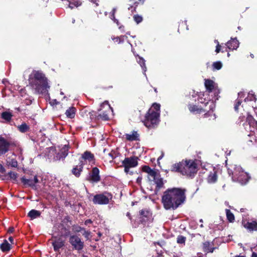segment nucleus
I'll list each match as a JSON object with an SVG mask.
<instances>
[{"label":"nucleus","mask_w":257,"mask_h":257,"mask_svg":"<svg viewBox=\"0 0 257 257\" xmlns=\"http://www.w3.org/2000/svg\"><path fill=\"white\" fill-rule=\"evenodd\" d=\"M185 188L173 187L167 189L162 197V203L166 210H176L183 204L186 199Z\"/></svg>","instance_id":"f257e3e1"},{"label":"nucleus","mask_w":257,"mask_h":257,"mask_svg":"<svg viewBox=\"0 0 257 257\" xmlns=\"http://www.w3.org/2000/svg\"><path fill=\"white\" fill-rule=\"evenodd\" d=\"M170 170L173 172L179 173L183 176L193 178L198 172L196 160L183 159L179 163L173 164Z\"/></svg>","instance_id":"f03ea898"},{"label":"nucleus","mask_w":257,"mask_h":257,"mask_svg":"<svg viewBox=\"0 0 257 257\" xmlns=\"http://www.w3.org/2000/svg\"><path fill=\"white\" fill-rule=\"evenodd\" d=\"M160 104L154 103L146 114L143 123L147 127H157L160 122Z\"/></svg>","instance_id":"7ed1b4c3"},{"label":"nucleus","mask_w":257,"mask_h":257,"mask_svg":"<svg viewBox=\"0 0 257 257\" xmlns=\"http://www.w3.org/2000/svg\"><path fill=\"white\" fill-rule=\"evenodd\" d=\"M36 91L40 94L48 93L49 86L47 79L41 71H33V87Z\"/></svg>","instance_id":"20e7f679"},{"label":"nucleus","mask_w":257,"mask_h":257,"mask_svg":"<svg viewBox=\"0 0 257 257\" xmlns=\"http://www.w3.org/2000/svg\"><path fill=\"white\" fill-rule=\"evenodd\" d=\"M207 105H209V109L203 108L202 107H198L196 105L189 104L188 105V108L190 111L194 114H201L205 113L204 114V117H210V119H215L216 118V115L213 113V109L215 108V105L213 101H208L205 103V106Z\"/></svg>","instance_id":"39448f33"},{"label":"nucleus","mask_w":257,"mask_h":257,"mask_svg":"<svg viewBox=\"0 0 257 257\" xmlns=\"http://www.w3.org/2000/svg\"><path fill=\"white\" fill-rule=\"evenodd\" d=\"M232 178L241 185L246 184L250 179L248 174L244 172L240 166H235L232 172Z\"/></svg>","instance_id":"423d86ee"},{"label":"nucleus","mask_w":257,"mask_h":257,"mask_svg":"<svg viewBox=\"0 0 257 257\" xmlns=\"http://www.w3.org/2000/svg\"><path fill=\"white\" fill-rule=\"evenodd\" d=\"M99 111L100 112L97 116L98 119L107 120L113 115L112 108L107 101H105L101 104Z\"/></svg>","instance_id":"0eeeda50"},{"label":"nucleus","mask_w":257,"mask_h":257,"mask_svg":"<svg viewBox=\"0 0 257 257\" xmlns=\"http://www.w3.org/2000/svg\"><path fill=\"white\" fill-rule=\"evenodd\" d=\"M111 198V194L107 191H104L102 193L97 194L93 196L92 202L94 204L106 205L109 203V200Z\"/></svg>","instance_id":"6e6552de"},{"label":"nucleus","mask_w":257,"mask_h":257,"mask_svg":"<svg viewBox=\"0 0 257 257\" xmlns=\"http://www.w3.org/2000/svg\"><path fill=\"white\" fill-rule=\"evenodd\" d=\"M138 157L136 156L125 158L122 161V166L124 167V172L126 174H133V172H130V169L138 166Z\"/></svg>","instance_id":"1a4fd4ad"},{"label":"nucleus","mask_w":257,"mask_h":257,"mask_svg":"<svg viewBox=\"0 0 257 257\" xmlns=\"http://www.w3.org/2000/svg\"><path fill=\"white\" fill-rule=\"evenodd\" d=\"M44 142L41 141V143L38 144L39 149L40 150V153L38 156H43L47 157L48 159H51L56 155V149L55 147L51 146L45 148L43 145Z\"/></svg>","instance_id":"9d476101"},{"label":"nucleus","mask_w":257,"mask_h":257,"mask_svg":"<svg viewBox=\"0 0 257 257\" xmlns=\"http://www.w3.org/2000/svg\"><path fill=\"white\" fill-rule=\"evenodd\" d=\"M69 242L72 245L73 249L79 251L84 248V242L77 235H71L69 239Z\"/></svg>","instance_id":"9b49d317"},{"label":"nucleus","mask_w":257,"mask_h":257,"mask_svg":"<svg viewBox=\"0 0 257 257\" xmlns=\"http://www.w3.org/2000/svg\"><path fill=\"white\" fill-rule=\"evenodd\" d=\"M45 182L41 174H36L33 178V189L39 192L44 187Z\"/></svg>","instance_id":"f8f14e48"},{"label":"nucleus","mask_w":257,"mask_h":257,"mask_svg":"<svg viewBox=\"0 0 257 257\" xmlns=\"http://www.w3.org/2000/svg\"><path fill=\"white\" fill-rule=\"evenodd\" d=\"M205 86L206 89L208 90L209 92L213 91L214 96L216 97L215 99H218V97L217 96L219 93V91L215 83L210 79H206L205 81Z\"/></svg>","instance_id":"ddd939ff"},{"label":"nucleus","mask_w":257,"mask_h":257,"mask_svg":"<svg viewBox=\"0 0 257 257\" xmlns=\"http://www.w3.org/2000/svg\"><path fill=\"white\" fill-rule=\"evenodd\" d=\"M69 146L68 145H64L58 153L56 152V155L54 157L55 161H59L61 159L64 160L68 154Z\"/></svg>","instance_id":"4468645a"},{"label":"nucleus","mask_w":257,"mask_h":257,"mask_svg":"<svg viewBox=\"0 0 257 257\" xmlns=\"http://www.w3.org/2000/svg\"><path fill=\"white\" fill-rule=\"evenodd\" d=\"M101 180V177L99 175V170L95 167H93L90 173L89 178L88 179L89 181L94 183H97Z\"/></svg>","instance_id":"2eb2a0df"},{"label":"nucleus","mask_w":257,"mask_h":257,"mask_svg":"<svg viewBox=\"0 0 257 257\" xmlns=\"http://www.w3.org/2000/svg\"><path fill=\"white\" fill-rule=\"evenodd\" d=\"M10 143L2 136H0V155L7 153L10 148Z\"/></svg>","instance_id":"dca6fc26"},{"label":"nucleus","mask_w":257,"mask_h":257,"mask_svg":"<svg viewBox=\"0 0 257 257\" xmlns=\"http://www.w3.org/2000/svg\"><path fill=\"white\" fill-rule=\"evenodd\" d=\"M140 217V222L142 223H145L148 221L152 217V213L151 211L148 209H144L139 211Z\"/></svg>","instance_id":"f3484780"},{"label":"nucleus","mask_w":257,"mask_h":257,"mask_svg":"<svg viewBox=\"0 0 257 257\" xmlns=\"http://www.w3.org/2000/svg\"><path fill=\"white\" fill-rule=\"evenodd\" d=\"M242 225L247 229L249 231H257V221H252L249 222L246 220H242Z\"/></svg>","instance_id":"a211bd4d"},{"label":"nucleus","mask_w":257,"mask_h":257,"mask_svg":"<svg viewBox=\"0 0 257 257\" xmlns=\"http://www.w3.org/2000/svg\"><path fill=\"white\" fill-rule=\"evenodd\" d=\"M84 164L82 161H80L77 165L75 166L71 170V173L76 177L78 178L80 176L83 169Z\"/></svg>","instance_id":"6ab92c4d"},{"label":"nucleus","mask_w":257,"mask_h":257,"mask_svg":"<svg viewBox=\"0 0 257 257\" xmlns=\"http://www.w3.org/2000/svg\"><path fill=\"white\" fill-rule=\"evenodd\" d=\"M124 136L125 139L130 142L140 141V134L137 131H133L131 134H125Z\"/></svg>","instance_id":"aec40b11"},{"label":"nucleus","mask_w":257,"mask_h":257,"mask_svg":"<svg viewBox=\"0 0 257 257\" xmlns=\"http://www.w3.org/2000/svg\"><path fill=\"white\" fill-rule=\"evenodd\" d=\"M215 248L216 247H214V244L212 242L206 241L203 243L202 249L205 252L212 253Z\"/></svg>","instance_id":"412c9836"},{"label":"nucleus","mask_w":257,"mask_h":257,"mask_svg":"<svg viewBox=\"0 0 257 257\" xmlns=\"http://www.w3.org/2000/svg\"><path fill=\"white\" fill-rule=\"evenodd\" d=\"M226 45L230 50H236L239 46V42L236 38H232L226 43Z\"/></svg>","instance_id":"4be33fe9"},{"label":"nucleus","mask_w":257,"mask_h":257,"mask_svg":"<svg viewBox=\"0 0 257 257\" xmlns=\"http://www.w3.org/2000/svg\"><path fill=\"white\" fill-rule=\"evenodd\" d=\"M217 180V171L214 169L213 172H210L207 178V182L209 184H213L216 182Z\"/></svg>","instance_id":"5701e85b"},{"label":"nucleus","mask_w":257,"mask_h":257,"mask_svg":"<svg viewBox=\"0 0 257 257\" xmlns=\"http://www.w3.org/2000/svg\"><path fill=\"white\" fill-rule=\"evenodd\" d=\"M81 158L84 160L91 162L95 160L94 155L90 151H86L82 154Z\"/></svg>","instance_id":"b1692460"},{"label":"nucleus","mask_w":257,"mask_h":257,"mask_svg":"<svg viewBox=\"0 0 257 257\" xmlns=\"http://www.w3.org/2000/svg\"><path fill=\"white\" fill-rule=\"evenodd\" d=\"M0 248L4 252H8L12 248V245L10 244L7 240L5 239L3 242L0 245Z\"/></svg>","instance_id":"393cba45"},{"label":"nucleus","mask_w":257,"mask_h":257,"mask_svg":"<svg viewBox=\"0 0 257 257\" xmlns=\"http://www.w3.org/2000/svg\"><path fill=\"white\" fill-rule=\"evenodd\" d=\"M52 245L55 251H58L64 245V241L59 239L52 242Z\"/></svg>","instance_id":"a878e982"},{"label":"nucleus","mask_w":257,"mask_h":257,"mask_svg":"<svg viewBox=\"0 0 257 257\" xmlns=\"http://www.w3.org/2000/svg\"><path fill=\"white\" fill-rule=\"evenodd\" d=\"M13 114L10 112L5 111L2 113L1 117L5 121L8 122L11 120Z\"/></svg>","instance_id":"bb28decb"},{"label":"nucleus","mask_w":257,"mask_h":257,"mask_svg":"<svg viewBox=\"0 0 257 257\" xmlns=\"http://www.w3.org/2000/svg\"><path fill=\"white\" fill-rule=\"evenodd\" d=\"M155 183L156 184L155 191L158 192L160 190L164 187V183L162 178H159L155 180Z\"/></svg>","instance_id":"cd10ccee"},{"label":"nucleus","mask_w":257,"mask_h":257,"mask_svg":"<svg viewBox=\"0 0 257 257\" xmlns=\"http://www.w3.org/2000/svg\"><path fill=\"white\" fill-rule=\"evenodd\" d=\"M138 63L140 65L144 71V74L146 76V72L147 71V67L145 64V60L142 57H139V59L137 60Z\"/></svg>","instance_id":"c85d7f7f"},{"label":"nucleus","mask_w":257,"mask_h":257,"mask_svg":"<svg viewBox=\"0 0 257 257\" xmlns=\"http://www.w3.org/2000/svg\"><path fill=\"white\" fill-rule=\"evenodd\" d=\"M66 116L69 118H73L75 116V108L73 107H70L65 112Z\"/></svg>","instance_id":"c756f323"},{"label":"nucleus","mask_w":257,"mask_h":257,"mask_svg":"<svg viewBox=\"0 0 257 257\" xmlns=\"http://www.w3.org/2000/svg\"><path fill=\"white\" fill-rule=\"evenodd\" d=\"M238 97L239 98L236 100L234 105V109L235 111H238V106L241 104L242 102L241 98L243 97V93L242 92L238 93Z\"/></svg>","instance_id":"7c9ffc66"},{"label":"nucleus","mask_w":257,"mask_h":257,"mask_svg":"<svg viewBox=\"0 0 257 257\" xmlns=\"http://www.w3.org/2000/svg\"><path fill=\"white\" fill-rule=\"evenodd\" d=\"M226 217L227 220L230 222H233L234 220V216L229 209H226L225 210Z\"/></svg>","instance_id":"2f4dec72"},{"label":"nucleus","mask_w":257,"mask_h":257,"mask_svg":"<svg viewBox=\"0 0 257 257\" xmlns=\"http://www.w3.org/2000/svg\"><path fill=\"white\" fill-rule=\"evenodd\" d=\"M21 180L25 187L32 186V180L26 179L25 177H23L21 178Z\"/></svg>","instance_id":"473e14b6"},{"label":"nucleus","mask_w":257,"mask_h":257,"mask_svg":"<svg viewBox=\"0 0 257 257\" xmlns=\"http://www.w3.org/2000/svg\"><path fill=\"white\" fill-rule=\"evenodd\" d=\"M119 154V153H118L117 151L115 150H112L110 152L108 153V157H109V159H110L109 160L110 162H111L115 158H116Z\"/></svg>","instance_id":"72a5a7b5"},{"label":"nucleus","mask_w":257,"mask_h":257,"mask_svg":"<svg viewBox=\"0 0 257 257\" xmlns=\"http://www.w3.org/2000/svg\"><path fill=\"white\" fill-rule=\"evenodd\" d=\"M79 0H68L69 3V7L71 9H73L74 7H77L81 5Z\"/></svg>","instance_id":"f704fd0d"},{"label":"nucleus","mask_w":257,"mask_h":257,"mask_svg":"<svg viewBox=\"0 0 257 257\" xmlns=\"http://www.w3.org/2000/svg\"><path fill=\"white\" fill-rule=\"evenodd\" d=\"M8 175L14 182H17L18 174L17 173L10 171L8 173Z\"/></svg>","instance_id":"c9c22d12"},{"label":"nucleus","mask_w":257,"mask_h":257,"mask_svg":"<svg viewBox=\"0 0 257 257\" xmlns=\"http://www.w3.org/2000/svg\"><path fill=\"white\" fill-rule=\"evenodd\" d=\"M186 240V237L179 235L177 237V242L179 244H185Z\"/></svg>","instance_id":"e433bc0d"},{"label":"nucleus","mask_w":257,"mask_h":257,"mask_svg":"<svg viewBox=\"0 0 257 257\" xmlns=\"http://www.w3.org/2000/svg\"><path fill=\"white\" fill-rule=\"evenodd\" d=\"M222 63L220 61L214 62L212 64L213 70H220L222 68Z\"/></svg>","instance_id":"4c0bfd02"},{"label":"nucleus","mask_w":257,"mask_h":257,"mask_svg":"<svg viewBox=\"0 0 257 257\" xmlns=\"http://www.w3.org/2000/svg\"><path fill=\"white\" fill-rule=\"evenodd\" d=\"M255 131H256L255 130ZM248 136L252 137L254 142H257V133L256 131H250V133L248 135Z\"/></svg>","instance_id":"58836bf2"},{"label":"nucleus","mask_w":257,"mask_h":257,"mask_svg":"<svg viewBox=\"0 0 257 257\" xmlns=\"http://www.w3.org/2000/svg\"><path fill=\"white\" fill-rule=\"evenodd\" d=\"M8 164L9 166H11L13 167H17L18 165V162L15 159H11L10 161H8Z\"/></svg>","instance_id":"ea45409f"},{"label":"nucleus","mask_w":257,"mask_h":257,"mask_svg":"<svg viewBox=\"0 0 257 257\" xmlns=\"http://www.w3.org/2000/svg\"><path fill=\"white\" fill-rule=\"evenodd\" d=\"M125 36H121L120 37H117L113 38V40L115 42H117L118 43H120L121 42H122L124 41Z\"/></svg>","instance_id":"a19ab883"},{"label":"nucleus","mask_w":257,"mask_h":257,"mask_svg":"<svg viewBox=\"0 0 257 257\" xmlns=\"http://www.w3.org/2000/svg\"><path fill=\"white\" fill-rule=\"evenodd\" d=\"M134 19L137 24L141 23L143 20L142 17L139 15H135L134 16Z\"/></svg>","instance_id":"79ce46f5"},{"label":"nucleus","mask_w":257,"mask_h":257,"mask_svg":"<svg viewBox=\"0 0 257 257\" xmlns=\"http://www.w3.org/2000/svg\"><path fill=\"white\" fill-rule=\"evenodd\" d=\"M90 233L91 232L90 231L85 230L83 233V235L86 239V240H88L89 239Z\"/></svg>","instance_id":"37998d69"},{"label":"nucleus","mask_w":257,"mask_h":257,"mask_svg":"<svg viewBox=\"0 0 257 257\" xmlns=\"http://www.w3.org/2000/svg\"><path fill=\"white\" fill-rule=\"evenodd\" d=\"M244 100L246 101H256V98L253 95H248V97L245 98Z\"/></svg>","instance_id":"c03bdc74"},{"label":"nucleus","mask_w":257,"mask_h":257,"mask_svg":"<svg viewBox=\"0 0 257 257\" xmlns=\"http://www.w3.org/2000/svg\"><path fill=\"white\" fill-rule=\"evenodd\" d=\"M115 11H116V9L115 8H113V10H112V14L111 16V19L113 20L114 22L116 23L118 25V21L117 20H116L115 18V17H114V13H115Z\"/></svg>","instance_id":"a18cd8bd"},{"label":"nucleus","mask_w":257,"mask_h":257,"mask_svg":"<svg viewBox=\"0 0 257 257\" xmlns=\"http://www.w3.org/2000/svg\"><path fill=\"white\" fill-rule=\"evenodd\" d=\"M150 176L153 177L154 179H155V177L157 175V172L151 169V170L148 172V173Z\"/></svg>","instance_id":"49530a36"},{"label":"nucleus","mask_w":257,"mask_h":257,"mask_svg":"<svg viewBox=\"0 0 257 257\" xmlns=\"http://www.w3.org/2000/svg\"><path fill=\"white\" fill-rule=\"evenodd\" d=\"M40 211L33 209V219L40 216Z\"/></svg>","instance_id":"de8ad7c7"},{"label":"nucleus","mask_w":257,"mask_h":257,"mask_svg":"<svg viewBox=\"0 0 257 257\" xmlns=\"http://www.w3.org/2000/svg\"><path fill=\"white\" fill-rule=\"evenodd\" d=\"M151 170V168L149 166H144L142 167V171L144 172L148 173V172Z\"/></svg>","instance_id":"09e8293b"},{"label":"nucleus","mask_w":257,"mask_h":257,"mask_svg":"<svg viewBox=\"0 0 257 257\" xmlns=\"http://www.w3.org/2000/svg\"><path fill=\"white\" fill-rule=\"evenodd\" d=\"M85 230V229L84 228L81 227L80 226H78L77 227L76 231L78 232H80L81 231H84Z\"/></svg>","instance_id":"8fccbe9b"},{"label":"nucleus","mask_w":257,"mask_h":257,"mask_svg":"<svg viewBox=\"0 0 257 257\" xmlns=\"http://www.w3.org/2000/svg\"><path fill=\"white\" fill-rule=\"evenodd\" d=\"M18 128H28L27 125L26 123L22 124Z\"/></svg>","instance_id":"3c124183"},{"label":"nucleus","mask_w":257,"mask_h":257,"mask_svg":"<svg viewBox=\"0 0 257 257\" xmlns=\"http://www.w3.org/2000/svg\"><path fill=\"white\" fill-rule=\"evenodd\" d=\"M14 230H15V229H14V228L13 227H10L8 229V233H13L14 231Z\"/></svg>","instance_id":"603ef678"},{"label":"nucleus","mask_w":257,"mask_h":257,"mask_svg":"<svg viewBox=\"0 0 257 257\" xmlns=\"http://www.w3.org/2000/svg\"><path fill=\"white\" fill-rule=\"evenodd\" d=\"M220 50V46L219 44H218V45H217L216 47L215 52L217 53H218L219 52Z\"/></svg>","instance_id":"864d4df0"},{"label":"nucleus","mask_w":257,"mask_h":257,"mask_svg":"<svg viewBox=\"0 0 257 257\" xmlns=\"http://www.w3.org/2000/svg\"><path fill=\"white\" fill-rule=\"evenodd\" d=\"M92 223V221L91 219H87L84 222V224L85 225H88V224H91Z\"/></svg>","instance_id":"5fc2aeb1"},{"label":"nucleus","mask_w":257,"mask_h":257,"mask_svg":"<svg viewBox=\"0 0 257 257\" xmlns=\"http://www.w3.org/2000/svg\"><path fill=\"white\" fill-rule=\"evenodd\" d=\"M5 168L1 164H0V173H4L5 172Z\"/></svg>","instance_id":"6e6d98bb"},{"label":"nucleus","mask_w":257,"mask_h":257,"mask_svg":"<svg viewBox=\"0 0 257 257\" xmlns=\"http://www.w3.org/2000/svg\"><path fill=\"white\" fill-rule=\"evenodd\" d=\"M28 217H30V220L32 219V210H30L28 214Z\"/></svg>","instance_id":"4d7b16f0"},{"label":"nucleus","mask_w":257,"mask_h":257,"mask_svg":"<svg viewBox=\"0 0 257 257\" xmlns=\"http://www.w3.org/2000/svg\"><path fill=\"white\" fill-rule=\"evenodd\" d=\"M91 3L94 4L96 6H98V1L97 0H89Z\"/></svg>","instance_id":"13d9d810"},{"label":"nucleus","mask_w":257,"mask_h":257,"mask_svg":"<svg viewBox=\"0 0 257 257\" xmlns=\"http://www.w3.org/2000/svg\"><path fill=\"white\" fill-rule=\"evenodd\" d=\"M8 239L12 244H14V238L12 236H10Z\"/></svg>","instance_id":"bf43d9fd"},{"label":"nucleus","mask_w":257,"mask_h":257,"mask_svg":"<svg viewBox=\"0 0 257 257\" xmlns=\"http://www.w3.org/2000/svg\"><path fill=\"white\" fill-rule=\"evenodd\" d=\"M31 76H32V73H31L28 76V79L29 80V84H31Z\"/></svg>","instance_id":"052dcab7"},{"label":"nucleus","mask_w":257,"mask_h":257,"mask_svg":"<svg viewBox=\"0 0 257 257\" xmlns=\"http://www.w3.org/2000/svg\"><path fill=\"white\" fill-rule=\"evenodd\" d=\"M251 257H257V253L255 252H253L252 253V255Z\"/></svg>","instance_id":"680f3d73"},{"label":"nucleus","mask_w":257,"mask_h":257,"mask_svg":"<svg viewBox=\"0 0 257 257\" xmlns=\"http://www.w3.org/2000/svg\"><path fill=\"white\" fill-rule=\"evenodd\" d=\"M253 109H254V111L255 113L257 115V107H253Z\"/></svg>","instance_id":"e2e57ef3"},{"label":"nucleus","mask_w":257,"mask_h":257,"mask_svg":"<svg viewBox=\"0 0 257 257\" xmlns=\"http://www.w3.org/2000/svg\"><path fill=\"white\" fill-rule=\"evenodd\" d=\"M108 153V150L107 149H104L103 150V153H104V154H105V153Z\"/></svg>","instance_id":"0e129e2a"},{"label":"nucleus","mask_w":257,"mask_h":257,"mask_svg":"<svg viewBox=\"0 0 257 257\" xmlns=\"http://www.w3.org/2000/svg\"><path fill=\"white\" fill-rule=\"evenodd\" d=\"M28 130H20L22 133H26Z\"/></svg>","instance_id":"69168bd1"},{"label":"nucleus","mask_w":257,"mask_h":257,"mask_svg":"<svg viewBox=\"0 0 257 257\" xmlns=\"http://www.w3.org/2000/svg\"><path fill=\"white\" fill-rule=\"evenodd\" d=\"M97 234L99 237H100L102 235V233H100V232H98Z\"/></svg>","instance_id":"338daca9"},{"label":"nucleus","mask_w":257,"mask_h":257,"mask_svg":"<svg viewBox=\"0 0 257 257\" xmlns=\"http://www.w3.org/2000/svg\"><path fill=\"white\" fill-rule=\"evenodd\" d=\"M27 75V71H26L25 72V73H24V77H26Z\"/></svg>","instance_id":"774afa93"}]
</instances>
